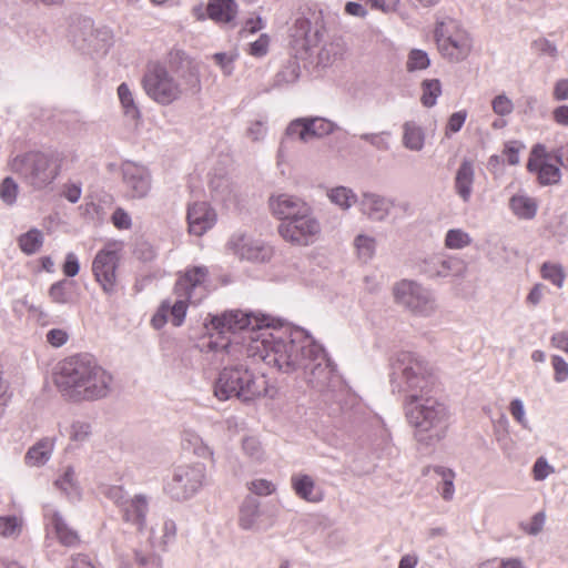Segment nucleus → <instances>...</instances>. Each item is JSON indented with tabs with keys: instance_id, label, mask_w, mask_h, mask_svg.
<instances>
[{
	"instance_id": "1",
	"label": "nucleus",
	"mask_w": 568,
	"mask_h": 568,
	"mask_svg": "<svg viewBox=\"0 0 568 568\" xmlns=\"http://www.w3.org/2000/svg\"><path fill=\"white\" fill-rule=\"evenodd\" d=\"M245 349L247 357H257L281 373L298 374L318 392L339 383L336 365L324 347L303 328L276 327L270 323L251 334Z\"/></svg>"
},
{
	"instance_id": "2",
	"label": "nucleus",
	"mask_w": 568,
	"mask_h": 568,
	"mask_svg": "<svg viewBox=\"0 0 568 568\" xmlns=\"http://www.w3.org/2000/svg\"><path fill=\"white\" fill-rule=\"evenodd\" d=\"M271 321L266 315L241 310L212 315L210 324L216 335L210 336L202 352L211 363H224L226 358L239 359L240 355L246 354L245 347L251 334L262 331Z\"/></svg>"
},
{
	"instance_id": "3",
	"label": "nucleus",
	"mask_w": 568,
	"mask_h": 568,
	"mask_svg": "<svg viewBox=\"0 0 568 568\" xmlns=\"http://www.w3.org/2000/svg\"><path fill=\"white\" fill-rule=\"evenodd\" d=\"M113 376L90 354H77L59 364L54 383L63 397L72 402H91L106 397Z\"/></svg>"
},
{
	"instance_id": "4",
	"label": "nucleus",
	"mask_w": 568,
	"mask_h": 568,
	"mask_svg": "<svg viewBox=\"0 0 568 568\" xmlns=\"http://www.w3.org/2000/svg\"><path fill=\"white\" fill-rule=\"evenodd\" d=\"M253 359L257 357H247V354L240 355L239 359L226 358L214 383L217 399L236 398L242 403H251L267 393L266 376L250 367L248 362Z\"/></svg>"
},
{
	"instance_id": "5",
	"label": "nucleus",
	"mask_w": 568,
	"mask_h": 568,
	"mask_svg": "<svg viewBox=\"0 0 568 568\" xmlns=\"http://www.w3.org/2000/svg\"><path fill=\"white\" fill-rule=\"evenodd\" d=\"M406 417L420 444L433 446L445 438L450 415L445 404L430 394L408 395Z\"/></svg>"
},
{
	"instance_id": "6",
	"label": "nucleus",
	"mask_w": 568,
	"mask_h": 568,
	"mask_svg": "<svg viewBox=\"0 0 568 568\" xmlns=\"http://www.w3.org/2000/svg\"><path fill=\"white\" fill-rule=\"evenodd\" d=\"M390 384L393 390L408 395L430 394L434 376L428 363L409 351L397 352L390 361Z\"/></svg>"
},
{
	"instance_id": "7",
	"label": "nucleus",
	"mask_w": 568,
	"mask_h": 568,
	"mask_svg": "<svg viewBox=\"0 0 568 568\" xmlns=\"http://www.w3.org/2000/svg\"><path fill=\"white\" fill-rule=\"evenodd\" d=\"M180 78L182 82H178L163 65L153 64L143 77V88L153 101L168 105L178 100L184 91L196 92L200 89L199 70L190 62Z\"/></svg>"
},
{
	"instance_id": "8",
	"label": "nucleus",
	"mask_w": 568,
	"mask_h": 568,
	"mask_svg": "<svg viewBox=\"0 0 568 568\" xmlns=\"http://www.w3.org/2000/svg\"><path fill=\"white\" fill-rule=\"evenodd\" d=\"M174 303L162 302L168 306L170 322L181 326L185 320L189 305H199L210 293L209 270L205 266L186 268L174 285Z\"/></svg>"
},
{
	"instance_id": "9",
	"label": "nucleus",
	"mask_w": 568,
	"mask_h": 568,
	"mask_svg": "<svg viewBox=\"0 0 568 568\" xmlns=\"http://www.w3.org/2000/svg\"><path fill=\"white\" fill-rule=\"evenodd\" d=\"M63 159L59 151H33L13 158L10 166L27 184L42 190L59 176Z\"/></svg>"
},
{
	"instance_id": "10",
	"label": "nucleus",
	"mask_w": 568,
	"mask_h": 568,
	"mask_svg": "<svg viewBox=\"0 0 568 568\" xmlns=\"http://www.w3.org/2000/svg\"><path fill=\"white\" fill-rule=\"evenodd\" d=\"M209 484L210 476L205 464H180L173 467L164 484V491L175 501H186L200 494Z\"/></svg>"
},
{
	"instance_id": "11",
	"label": "nucleus",
	"mask_w": 568,
	"mask_h": 568,
	"mask_svg": "<svg viewBox=\"0 0 568 568\" xmlns=\"http://www.w3.org/2000/svg\"><path fill=\"white\" fill-rule=\"evenodd\" d=\"M434 36L438 51L450 62L464 61L473 50L471 36L456 19L446 17L438 20Z\"/></svg>"
},
{
	"instance_id": "12",
	"label": "nucleus",
	"mask_w": 568,
	"mask_h": 568,
	"mask_svg": "<svg viewBox=\"0 0 568 568\" xmlns=\"http://www.w3.org/2000/svg\"><path fill=\"white\" fill-rule=\"evenodd\" d=\"M394 296L399 305L415 316L432 317L438 310L433 291L415 281L403 280L397 283L394 287Z\"/></svg>"
},
{
	"instance_id": "13",
	"label": "nucleus",
	"mask_w": 568,
	"mask_h": 568,
	"mask_svg": "<svg viewBox=\"0 0 568 568\" xmlns=\"http://www.w3.org/2000/svg\"><path fill=\"white\" fill-rule=\"evenodd\" d=\"M123 243L113 241L106 243L92 261V273L103 293L113 295L118 292V268Z\"/></svg>"
},
{
	"instance_id": "14",
	"label": "nucleus",
	"mask_w": 568,
	"mask_h": 568,
	"mask_svg": "<svg viewBox=\"0 0 568 568\" xmlns=\"http://www.w3.org/2000/svg\"><path fill=\"white\" fill-rule=\"evenodd\" d=\"M277 231L282 239L292 245L308 246L316 242L322 227L313 210H310L292 221L281 222Z\"/></svg>"
},
{
	"instance_id": "15",
	"label": "nucleus",
	"mask_w": 568,
	"mask_h": 568,
	"mask_svg": "<svg viewBox=\"0 0 568 568\" xmlns=\"http://www.w3.org/2000/svg\"><path fill=\"white\" fill-rule=\"evenodd\" d=\"M554 156V151H548L545 145L536 144L527 163L529 172L537 175L541 185H556L561 180V170Z\"/></svg>"
},
{
	"instance_id": "16",
	"label": "nucleus",
	"mask_w": 568,
	"mask_h": 568,
	"mask_svg": "<svg viewBox=\"0 0 568 568\" xmlns=\"http://www.w3.org/2000/svg\"><path fill=\"white\" fill-rule=\"evenodd\" d=\"M71 37L74 44L81 50H105L111 41L110 30L106 28L94 29L93 21L90 18L79 19L72 26Z\"/></svg>"
},
{
	"instance_id": "17",
	"label": "nucleus",
	"mask_w": 568,
	"mask_h": 568,
	"mask_svg": "<svg viewBox=\"0 0 568 568\" xmlns=\"http://www.w3.org/2000/svg\"><path fill=\"white\" fill-rule=\"evenodd\" d=\"M325 33V21L323 10L310 9L308 12L296 19L293 37L302 40V47L310 50L317 47Z\"/></svg>"
},
{
	"instance_id": "18",
	"label": "nucleus",
	"mask_w": 568,
	"mask_h": 568,
	"mask_svg": "<svg viewBox=\"0 0 568 568\" xmlns=\"http://www.w3.org/2000/svg\"><path fill=\"white\" fill-rule=\"evenodd\" d=\"M419 271L428 277L462 276L466 265L457 256H445L442 254H429L420 260Z\"/></svg>"
},
{
	"instance_id": "19",
	"label": "nucleus",
	"mask_w": 568,
	"mask_h": 568,
	"mask_svg": "<svg viewBox=\"0 0 568 568\" xmlns=\"http://www.w3.org/2000/svg\"><path fill=\"white\" fill-rule=\"evenodd\" d=\"M126 195L131 199H143L151 191V174L141 164L125 161L121 166Z\"/></svg>"
},
{
	"instance_id": "20",
	"label": "nucleus",
	"mask_w": 568,
	"mask_h": 568,
	"mask_svg": "<svg viewBox=\"0 0 568 568\" xmlns=\"http://www.w3.org/2000/svg\"><path fill=\"white\" fill-rule=\"evenodd\" d=\"M229 248L239 257L252 262H265L272 257V247L244 233H235L230 239Z\"/></svg>"
},
{
	"instance_id": "21",
	"label": "nucleus",
	"mask_w": 568,
	"mask_h": 568,
	"mask_svg": "<svg viewBox=\"0 0 568 568\" xmlns=\"http://www.w3.org/2000/svg\"><path fill=\"white\" fill-rule=\"evenodd\" d=\"M272 214L282 222L292 221L312 210L303 199L291 194H277L270 197Z\"/></svg>"
},
{
	"instance_id": "22",
	"label": "nucleus",
	"mask_w": 568,
	"mask_h": 568,
	"mask_svg": "<svg viewBox=\"0 0 568 568\" xmlns=\"http://www.w3.org/2000/svg\"><path fill=\"white\" fill-rule=\"evenodd\" d=\"M393 207V200L371 191L363 192L358 202L361 213L374 222L385 221Z\"/></svg>"
},
{
	"instance_id": "23",
	"label": "nucleus",
	"mask_w": 568,
	"mask_h": 568,
	"mask_svg": "<svg viewBox=\"0 0 568 568\" xmlns=\"http://www.w3.org/2000/svg\"><path fill=\"white\" fill-rule=\"evenodd\" d=\"M189 232L202 236L216 223V213L206 202H194L187 207Z\"/></svg>"
},
{
	"instance_id": "24",
	"label": "nucleus",
	"mask_w": 568,
	"mask_h": 568,
	"mask_svg": "<svg viewBox=\"0 0 568 568\" xmlns=\"http://www.w3.org/2000/svg\"><path fill=\"white\" fill-rule=\"evenodd\" d=\"M239 526L247 531H263L271 527L265 525L262 519L261 503L252 496H247L242 501L239 509Z\"/></svg>"
},
{
	"instance_id": "25",
	"label": "nucleus",
	"mask_w": 568,
	"mask_h": 568,
	"mask_svg": "<svg viewBox=\"0 0 568 568\" xmlns=\"http://www.w3.org/2000/svg\"><path fill=\"white\" fill-rule=\"evenodd\" d=\"M44 518L50 532L54 534L58 540L67 547H74L79 544L78 532L70 528L62 515L51 506L44 509Z\"/></svg>"
},
{
	"instance_id": "26",
	"label": "nucleus",
	"mask_w": 568,
	"mask_h": 568,
	"mask_svg": "<svg viewBox=\"0 0 568 568\" xmlns=\"http://www.w3.org/2000/svg\"><path fill=\"white\" fill-rule=\"evenodd\" d=\"M44 518L50 532L54 534L58 540L67 547H74L79 544L78 532L70 528L62 515L51 506L44 509Z\"/></svg>"
},
{
	"instance_id": "27",
	"label": "nucleus",
	"mask_w": 568,
	"mask_h": 568,
	"mask_svg": "<svg viewBox=\"0 0 568 568\" xmlns=\"http://www.w3.org/2000/svg\"><path fill=\"white\" fill-rule=\"evenodd\" d=\"M123 520L143 531L146 526V514L149 511V499L145 495L139 494L128 500L120 508Z\"/></svg>"
},
{
	"instance_id": "28",
	"label": "nucleus",
	"mask_w": 568,
	"mask_h": 568,
	"mask_svg": "<svg viewBox=\"0 0 568 568\" xmlns=\"http://www.w3.org/2000/svg\"><path fill=\"white\" fill-rule=\"evenodd\" d=\"M291 486L295 495L307 503L317 504L324 499V490L307 474H294Z\"/></svg>"
},
{
	"instance_id": "29",
	"label": "nucleus",
	"mask_w": 568,
	"mask_h": 568,
	"mask_svg": "<svg viewBox=\"0 0 568 568\" xmlns=\"http://www.w3.org/2000/svg\"><path fill=\"white\" fill-rule=\"evenodd\" d=\"M474 181V164L465 159L458 166L454 179V190L464 203H468L471 199Z\"/></svg>"
},
{
	"instance_id": "30",
	"label": "nucleus",
	"mask_w": 568,
	"mask_h": 568,
	"mask_svg": "<svg viewBox=\"0 0 568 568\" xmlns=\"http://www.w3.org/2000/svg\"><path fill=\"white\" fill-rule=\"evenodd\" d=\"M55 440L52 437H44L31 446L26 456L24 462L28 466L40 467L49 462L54 449Z\"/></svg>"
},
{
	"instance_id": "31",
	"label": "nucleus",
	"mask_w": 568,
	"mask_h": 568,
	"mask_svg": "<svg viewBox=\"0 0 568 568\" xmlns=\"http://www.w3.org/2000/svg\"><path fill=\"white\" fill-rule=\"evenodd\" d=\"M402 144L413 152H420L426 142V133L422 125L415 121H406L402 125Z\"/></svg>"
},
{
	"instance_id": "32",
	"label": "nucleus",
	"mask_w": 568,
	"mask_h": 568,
	"mask_svg": "<svg viewBox=\"0 0 568 568\" xmlns=\"http://www.w3.org/2000/svg\"><path fill=\"white\" fill-rule=\"evenodd\" d=\"M207 16L217 23L232 22L237 13V4L234 0H210Z\"/></svg>"
},
{
	"instance_id": "33",
	"label": "nucleus",
	"mask_w": 568,
	"mask_h": 568,
	"mask_svg": "<svg viewBox=\"0 0 568 568\" xmlns=\"http://www.w3.org/2000/svg\"><path fill=\"white\" fill-rule=\"evenodd\" d=\"M181 444L183 449L191 452L200 458L214 459L213 449L204 443L202 437L192 429H184L182 433Z\"/></svg>"
},
{
	"instance_id": "34",
	"label": "nucleus",
	"mask_w": 568,
	"mask_h": 568,
	"mask_svg": "<svg viewBox=\"0 0 568 568\" xmlns=\"http://www.w3.org/2000/svg\"><path fill=\"white\" fill-rule=\"evenodd\" d=\"M509 207L518 219L531 220L537 214L538 203L534 197L518 193L510 197Z\"/></svg>"
},
{
	"instance_id": "35",
	"label": "nucleus",
	"mask_w": 568,
	"mask_h": 568,
	"mask_svg": "<svg viewBox=\"0 0 568 568\" xmlns=\"http://www.w3.org/2000/svg\"><path fill=\"white\" fill-rule=\"evenodd\" d=\"M326 196L342 211H348L354 204H358L359 197L351 187L338 185L327 190Z\"/></svg>"
},
{
	"instance_id": "36",
	"label": "nucleus",
	"mask_w": 568,
	"mask_h": 568,
	"mask_svg": "<svg viewBox=\"0 0 568 568\" xmlns=\"http://www.w3.org/2000/svg\"><path fill=\"white\" fill-rule=\"evenodd\" d=\"M118 97L124 115L132 121L139 120L141 112L135 103L134 95L126 83L123 82L118 87Z\"/></svg>"
},
{
	"instance_id": "37",
	"label": "nucleus",
	"mask_w": 568,
	"mask_h": 568,
	"mask_svg": "<svg viewBox=\"0 0 568 568\" xmlns=\"http://www.w3.org/2000/svg\"><path fill=\"white\" fill-rule=\"evenodd\" d=\"M74 283L68 280H61L53 283L49 288V296L53 303L71 304L74 302Z\"/></svg>"
},
{
	"instance_id": "38",
	"label": "nucleus",
	"mask_w": 568,
	"mask_h": 568,
	"mask_svg": "<svg viewBox=\"0 0 568 568\" xmlns=\"http://www.w3.org/2000/svg\"><path fill=\"white\" fill-rule=\"evenodd\" d=\"M432 469L434 474L439 478L437 489L439 490L443 499H453L455 494V473L452 469L446 468L444 466H434Z\"/></svg>"
},
{
	"instance_id": "39",
	"label": "nucleus",
	"mask_w": 568,
	"mask_h": 568,
	"mask_svg": "<svg viewBox=\"0 0 568 568\" xmlns=\"http://www.w3.org/2000/svg\"><path fill=\"white\" fill-rule=\"evenodd\" d=\"M43 233L38 229H31L18 237L19 247L27 255L37 253L43 245Z\"/></svg>"
},
{
	"instance_id": "40",
	"label": "nucleus",
	"mask_w": 568,
	"mask_h": 568,
	"mask_svg": "<svg viewBox=\"0 0 568 568\" xmlns=\"http://www.w3.org/2000/svg\"><path fill=\"white\" fill-rule=\"evenodd\" d=\"M54 484L61 491L70 497H78L80 495L75 470L72 466L65 467L63 473L55 479Z\"/></svg>"
},
{
	"instance_id": "41",
	"label": "nucleus",
	"mask_w": 568,
	"mask_h": 568,
	"mask_svg": "<svg viewBox=\"0 0 568 568\" xmlns=\"http://www.w3.org/2000/svg\"><path fill=\"white\" fill-rule=\"evenodd\" d=\"M345 52L346 45L342 40L331 41L320 50L318 60L323 65H329L342 59Z\"/></svg>"
},
{
	"instance_id": "42",
	"label": "nucleus",
	"mask_w": 568,
	"mask_h": 568,
	"mask_svg": "<svg viewBox=\"0 0 568 568\" xmlns=\"http://www.w3.org/2000/svg\"><path fill=\"white\" fill-rule=\"evenodd\" d=\"M241 448L244 456L253 463H261L265 458V450L256 436L243 437Z\"/></svg>"
},
{
	"instance_id": "43",
	"label": "nucleus",
	"mask_w": 568,
	"mask_h": 568,
	"mask_svg": "<svg viewBox=\"0 0 568 568\" xmlns=\"http://www.w3.org/2000/svg\"><path fill=\"white\" fill-rule=\"evenodd\" d=\"M420 102L426 108L436 104L438 97L442 94V84L438 79H426L422 82Z\"/></svg>"
},
{
	"instance_id": "44",
	"label": "nucleus",
	"mask_w": 568,
	"mask_h": 568,
	"mask_svg": "<svg viewBox=\"0 0 568 568\" xmlns=\"http://www.w3.org/2000/svg\"><path fill=\"white\" fill-rule=\"evenodd\" d=\"M471 242V236L463 229L448 230L444 240L445 247L448 250H463L469 246Z\"/></svg>"
},
{
	"instance_id": "45",
	"label": "nucleus",
	"mask_w": 568,
	"mask_h": 568,
	"mask_svg": "<svg viewBox=\"0 0 568 568\" xmlns=\"http://www.w3.org/2000/svg\"><path fill=\"white\" fill-rule=\"evenodd\" d=\"M285 134L290 139H297L304 143L312 140L308 118H298L290 122L286 128Z\"/></svg>"
},
{
	"instance_id": "46",
	"label": "nucleus",
	"mask_w": 568,
	"mask_h": 568,
	"mask_svg": "<svg viewBox=\"0 0 568 568\" xmlns=\"http://www.w3.org/2000/svg\"><path fill=\"white\" fill-rule=\"evenodd\" d=\"M267 122L266 115H260L257 119L250 120L245 131L246 138L252 142L263 141L268 131Z\"/></svg>"
},
{
	"instance_id": "47",
	"label": "nucleus",
	"mask_w": 568,
	"mask_h": 568,
	"mask_svg": "<svg viewBox=\"0 0 568 568\" xmlns=\"http://www.w3.org/2000/svg\"><path fill=\"white\" fill-rule=\"evenodd\" d=\"M358 138L369 145H372L375 150L381 152H387L392 148L390 139L392 133L389 131H381L374 133H362Z\"/></svg>"
},
{
	"instance_id": "48",
	"label": "nucleus",
	"mask_w": 568,
	"mask_h": 568,
	"mask_svg": "<svg viewBox=\"0 0 568 568\" xmlns=\"http://www.w3.org/2000/svg\"><path fill=\"white\" fill-rule=\"evenodd\" d=\"M354 246L356 248L357 255L363 261L371 260L376 251V240L373 236L366 234H358L354 239Z\"/></svg>"
},
{
	"instance_id": "49",
	"label": "nucleus",
	"mask_w": 568,
	"mask_h": 568,
	"mask_svg": "<svg viewBox=\"0 0 568 568\" xmlns=\"http://www.w3.org/2000/svg\"><path fill=\"white\" fill-rule=\"evenodd\" d=\"M540 273L542 278L551 282L558 288H561L564 286L566 274L564 267L560 264L545 262L540 267Z\"/></svg>"
},
{
	"instance_id": "50",
	"label": "nucleus",
	"mask_w": 568,
	"mask_h": 568,
	"mask_svg": "<svg viewBox=\"0 0 568 568\" xmlns=\"http://www.w3.org/2000/svg\"><path fill=\"white\" fill-rule=\"evenodd\" d=\"M22 529V519L14 516H0V536L4 538H16Z\"/></svg>"
},
{
	"instance_id": "51",
	"label": "nucleus",
	"mask_w": 568,
	"mask_h": 568,
	"mask_svg": "<svg viewBox=\"0 0 568 568\" xmlns=\"http://www.w3.org/2000/svg\"><path fill=\"white\" fill-rule=\"evenodd\" d=\"M430 59L426 51L420 49H412L406 61L408 72L425 70L429 67Z\"/></svg>"
},
{
	"instance_id": "52",
	"label": "nucleus",
	"mask_w": 568,
	"mask_h": 568,
	"mask_svg": "<svg viewBox=\"0 0 568 568\" xmlns=\"http://www.w3.org/2000/svg\"><path fill=\"white\" fill-rule=\"evenodd\" d=\"M308 125L312 140L326 136L336 128L335 123L324 118H308Z\"/></svg>"
},
{
	"instance_id": "53",
	"label": "nucleus",
	"mask_w": 568,
	"mask_h": 568,
	"mask_svg": "<svg viewBox=\"0 0 568 568\" xmlns=\"http://www.w3.org/2000/svg\"><path fill=\"white\" fill-rule=\"evenodd\" d=\"M300 78V67L297 62H288L276 74L275 82L277 85L292 84Z\"/></svg>"
},
{
	"instance_id": "54",
	"label": "nucleus",
	"mask_w": 568,
	"mask_h": 568,
	"mask_svg": "<svg viewBox=\"0 0 568 568\" xmlns=\"http://www.w3.org/2000/svg\"><path fill=\"white\" fill-rule=\"evenodd\" d=\"M176 537V525L174 520L166 519L162 526V536L159 540L153 541L154 547L165 550L166 547L175 540Z\"/></svg>"
},
{
	"instance_id": "55",
	"label": "nucleus",
	"mask_w": 568,
	"mask_h": 568,
	"mask_svg": "<svg viewBox=\"0 0 568 568\" xmlns=\"http://www.w3.org/2000/svg\"><path fill=\"white\" fill-rule=\"evenodd\" d=\"M92 434V427L89 423L82 420H75L70 427L69 437L72 442L84 443Z\"/></svg>"
},
{
	"instance_id": "56",
	"label": "nucleus",
	"mask_w": 568,
	"mask_h": 568,
	"mask_svg": "<svg viewBox=\"0 0 568 568\" xmlns=\"http://www.w3.org/2000/svg\"><path fill=\"white\" fill-rule=\"evenodd\" d=\"M99 489H100L101 495H103L108 499L112 500L120 508L128 500L126 493L122 486L103 484L100 486Z\"/></svg>"
},
{
	"instance_id": "57",
	"label": "nucleus",
	"mask_w": 568,
	"mask_h": 568,
	"mask_svg": "<svg viewBox=\"0 0 568 568\" xmlns=\"http://www.w3.org/2000/svg\"><path fill=\"white\" fill-rule=\"evenodd\" d=\"M545 523L546 514L544 511H538L529 521L520 523V529L529 536H537L542 531Z\"/></svg>"
},
{
	"instance_id": "58",
	"label": "nucleus",
	"mask_w": 568,
	"mask_h": 568,
	"mask_svg": "<svg viewBox=\"0 0 568 568\" xmlns=\"http://www.w3.org/2000/svg\"><path fill=\"white\" fill-rule=\"evenodd\" d=\"M555 473V467L551 466L547 458L544 456L538 457L531 468L532 478L536 481H544L551 474Z\"/></svg>"
},
{
	"instance_id": "59",
	"label": "nucleus",
	"mask_w": 568,
	"mask_h": 568,
	"mask_svg": "<svg viewBox=\"0 0 568 568\" xmlns=\"http://www.w3.org/2000/svg\"><path fill=\"white\" fill-rule=\"evenodd\" d=\"M18 190L19 187L16 181L10 176L6 178L0 184L1 200L9 205L16 203Z\"/></svg>"
},
{
	"instance_id": "60",
	"label": "nucleus",
	"mask_w": 568,
	"mask_h": 568,
	"mask_svg": "<svg viewBox=\"0 0 568 568\" xmlns=\"http://www.w3.org/2000/svg\"><path fill=\"white\" fill-rule=\"evenodd\" d=\"M551 366L554 369V381L562 384L568 381V362L560 355L551 356Z\"/></svg>"
},
{
	"instance_id": "61",
	"label": "nucleus",
	"mask_w": 568,
	"mask_h": 568,
	"mask_svg": "<svg viewBox=\"0 0 568 568\" xmlns=\"http://www.w3.org/2000/svg\"><path fill=\"white\" fill-rule=\"evenodd\" d=\"M270 42L268 34L262 33L255 41L248 44L247 53L254 58H263L268 52Z\"/></svg>"
},
{
	"instance_id": "62",
	"label": "nucleus",
	"mask_w": 568,
	"mask_h": 568,
	"mask_svg": "<svg viewBox=\"0 0 568 568\" xmlns=\"http://www.w3.org/2000/svg\"><path fill=\"white\" fill-rule=\"evenodd\" d=\"M491 109L497 115L506 116L513 113L514 103L505 93H501L493 99Z\"/></svg>"
},
{
	"instance_id": "63",
	"label": "nucleus",
	"mask_w": 568,
	"mask_h": 568,
	"mask_svg": "<svg viewBox=\"0 0 568 568\" xmlns=\"http://www.w3.org/2000/svg\"><path fill=\"white\" fill-rule=\"evenodd\" d=\"M509 413L514 419L525 429H529V422L526 417L524 402L520 398H514L509 404Z\"/></svg>"
},
{
	"instance_id": "64",
	"label": "nucleus",
	"mask_w": 568,
	"mask_h": 568,
	"mask_svg": "<svg viewBox=\"0 0 568 568\" xmlns=\"http://www.w3.org/2000/svg\"><path fill=\"white\" fill-rule=\"evenodd\" d=\"M248 490L258 496H268L276 490L275 484L271 480L258 478L254 479L247 485Z\"/></svg>"
}]
</instances>
